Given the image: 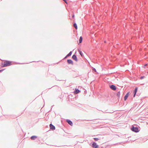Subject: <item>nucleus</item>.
Segmentation results:
<instances>
[{
    "instance_id": "11",
    "label": "nucleus",
    "mask_w": 148,
    "mask_h": 148,
    "mask_svg": "<svg viewBox=\"0 0 148 148\" xmlns=\"http://www.w3.org/2000/svg\"><path fill=\"white\" fill-rule=\"evenodd\" d=\"M129 93L130 92H127L125 95V97H124V100L125 101H126L127 100V98L128 97Z\"/></svg>"
},
{
    "instance_id": "7",
    "label": "nucleus",
    "mask_w": 148,
    "mask_h": 148,
    "mask_svg": "<svg viewBox=\"0 0 148 148\" xmlns=\"http://www.w3.org/2000/svg\"><path fill=\"white\" fill-rule=\"evenodd\" d=\"M67 62L69 64H71L73 65V61L71 59H68L67 60Z\"/></svg>"
},
{
    "instance_id": "19",
    "label": "nucleus",
    "mask_w": 148,
    "mask_h": 148,
    "mask_svg": "<svg viewBox=\"0 0 148 148\" xmlns=\"http://www.w3.org/2000/svg\"><path fill=\"white\" fill-rule=\"evenodd\" d=\"M92 70L94 72H96V70L95 69V68H93L92 69Z\"/></svg>"
},
{
    "instance_id": "16",
    "label": "nucleus",
    "mask_w": 148,
    "mask_h": 148,
    "mask_svg": "<svg viewBox=\"0 0 148 148\" xmlns=\"http://www.w3.org/2000/svg\"><path fill=\"white\" fill-rule=\"evenodd\" d=\"M137 90H138V88L137 87H136L134 89V93L135 94H136V93L137 92Z\"/></svg>"
},
{
    "instance_id": "20",
    "label": "nucleus",
    "mask_w": 148,
    "mask_h": 148,
    "mask_svg": "<svg viewBox=\"0 0 148 148\" xmlns=\"http://www.w3.org/2000/svg\"><path fill=\"white\" fill-rule=\"evenodd\" d=\"M145 77V76H141L140 77V79H143Z\"/></svg>"
},
{
    "instance_id": "13",
    "label": "nucleus",
    "mask_w": 148,
    "mask_h": 148,
    "mask_svg": "<svg viewBox=\"0 0 148 148\" xmlns=\"http://www.w3.org/2000/svg\"><path fill=\"white\" fill-rule=\"evenodd\" d=\"M73 27L76 29H77V24L76 23H74L73 25Z\"/></svg>"
},
{
    "instance_id": "12",
    "label": "nucleus",
    "mask_w": 148,
    "mask_h": 148,
    "mask_svg": "<svg viewBox=\"0 0 148 148\" xmlns=\"http://www.w3.org/2000/svg\"><path fill=\"white\" fill-rule=\"evenodd\" d=\"M37 138V136H33L30 137L31 140H35Z\"/></svg>"
},
{
    "instance_id": "10",
    "label": "nucleus",
    "mask_w": 148,
    "mask_h": 148,
    "mask_svg": "<svg viewBox=\"0 0 148 148\" xmlns=\"http://www.w3.org/2000/svg\"><path fill=\"white\" fill-rule=\"evenodd\" d=\"M80 92V91L78 89L76 88L74 91V94H76L79 93Z\"/></svg>"
},
{
    "instance_id": "14",
    "label": "nucleus",
    "mask_w": 148,
    "mask_h": 148,
    "mask_svg": "<svg viewBox=\"0 0 148 148\" xmlns=\"http://www.w3.org/2000/svg\"><path fill=\"white\" fill-rule=\"evenodd\" d=\"M83 40V38L82 36H80L79 38V42L80 43H81L82 42Z\"/></svg>"
},
{
    "instance_id": "18",
    "label": "nucleus",
    "mask_w": 148,
    "mask_h": 148,
    "mask_svg": "<svg viewBox=\"0 0 148 148\" xmlns=\"http://www.w3.org/2000/svg\"><path fill=\"white\" fill-rule=\"evenodd\" d=\"M94 140H95L96 141H97L98 140H99V139L98 138H93Z\"/></svg>"
},
{
    "instance_id": "3",
    "label": "nucleus",
    "mask_w": 148,
    "mask_h": 148,
    "mask_svg": "<svg viewBox=\"0 0 148 148\" xmlns=\"http://www.w3.org/2000/svg\"><path fill=\"white\" fill-rule=\"evenodd\" d=\"M91 146L92 147L94 148H98L99 147L98 145L95 142H93L92 143Z\"/></svg>"
},
{
    "instance_id": "23",
    "label": "nucleus",
    "mask_w": 148,
    "mask_h": 148,
    "mask_svg": "<svg viewBox=\"0 0 148 148\" xmlns=\"http://www.w3.org/2000/svg\"><path fill=\"white\" fill-rule=\"evenodd\" d=\"M72 18H74V14H73V16H72Z\"/></svg>"
},
{
    "instance_id": "5",
    "label": "nucleus",
    "mask_w": 148,
    "mask_h": 148,
    "mask_svg": "<svg viewBox=\"0 0 148 148\" xmlns=\"http://www.w3.org/2000/svg\"><path fill=\"white\" fill-rule=\"evenodd\" d=\"M72 58L73 60H75V61L77 62L78 61V60L77 59V57L76 56L75 54H74L72 56Z\"/></svg>"
},
{
    "instance_id": "21",
    "label": "nucleus",
    "mask_w": 148,
    "mask_h": 148,
    "mask_svg": "<svg viewBox=\"0 0 148 148\" xmlns=\"http://www.w3.org/2000/svg\"><path fill=\"white\" fill-rule=\"evenodd\" d=\"M4 69H2L1 70H0V72H1L3 71Z\"/></svg>"
},
{
    "instance_id": "22",
    "label": "nucleus",
    "mask_w": 148,
    "mask_h": 148,
    "mask_svg": "<svg viewBox=\"0 0 148 148\" xmlns=\"http://www.w3.org/2000/svg\"><path fill=\"white\" fill-rule=\"evenodd\" d=\"M134 96H133V97H134L136 95V94H135V93H134Z\"/></svg>"
},
{
    "instance_id": "9",
    "label": "nucleus",
    "mask_w": 148,
    "mask_h": 148,
    "mask_svg": "<svg viewBox=\"0 0 148 148\" xmlns=\"http://www.w3.org/2000/svg\"><path fill=\"white\" fill-rule=\"evenodd\" d=\"M50 127V129L54 130L56 128L54 125H53L52 124H50L49 125Z\"/></svg>"
},
{
    "instance_id": "25",
    "label": "nucleus",
    "mask_w": 148,
    "mask_h": 148,
    "mask_svg": "<svg viewBox=\"0 0 148 148\" xmlns=\"http://www.w3.org/2000/svg\"><path fill=\"white\" fill-rule=\"evenodd\" d=\"M147 73H148V71H147Z\"/></svg>"
},
{
    "instance_id": "15",
    "label": "nucleus",
    "mask_w": 148,
    "mask_h": 148,
    "mask_svg": "<svg viewBox=\"0 0 148 148\" xmlns=\"http://www.w3.org/2000/svg\"><path fill=\"white\" fill-rule=\"evenodd\" d=\"M78 51L79 52V54L81 56H82L83 55V54L82 53V51L80 50H78Z\"/></svg>"
},
{
    "instance_id": "17",
    "label": "nucleus",
    "mask_w": 148,
    "mask_h": 148,
    "mask_svg": "<svg viewBox=\"0 0 148 148\" xmlns=\"http://www.w3.org/2000/svg\"><path fill=\"white\" fill-rule=\"evenodd\" d=\"M120 95V91H119L117 92V96L118 97H119Z\"/></svg>"
},
{
    "instance_id": "4",
    "label": "nucleus",
    "mask_w": 148,
    "mask_h": 148,
    "mask_svg": "<svg viewBox=\"0 0 148 148\" xmlns=\"http://www.w3.org/2000/svg\"><path fill=\"white\" fill-rule=\"evenodd\" d=\"M110 88L113 90H115L116 89V86L114 85H110Z\"/></svg>"
},
{
    "instance_id": "2",
    "label": "nucleus",
    "mask_w": 148,
    "mask_h": 148,
    "mask_svg": "<svg viewBox=\"0 0 148 148\" xmlns=\"http://www.w3.org/2000/svg\"><path fill=\"white\" fill-rule=\"evenodd\" d=\"M131 129L133 132L136 133H137L139 131L138 128V127H135L133 125H132Z\"/></svg>"
},
{
    "instance_id": "24",
    "label": "nucleus",
    "mask_w": 148,
    "mask_h": 148,
    "mask_svg": "<svg viewBox=\"0 0 148 148\" xmlns=\"http://www.w3.org/2000/svg\"><path fill=\"white\" fill-rule=\"evenodd\" d=\"M147 65V64H146L145 65V66H146Z\"/></svg>"
},
{
    "instance_id": "1",
    "label": "nucleus",
    "mask_w": 148,
    "mask_h": 148,
    "mask_svg": "<svg viewBox=\"0 0 148 148\" xmlns=\"http://www.w3.org/2000/svg\"><path fill=\"white\" fill-rule=\"evenodd\" d=\"M11 64V62L6 60L3 63H2L1 66L2 67H6L10 66Z\"/></svg>"
},
{
    "instance_id": "8",
    "label": "nucleus",
    "mask_w": 148,
    "mask_h": 148,
    "mask_svg": "<svg viewBox=\"0 0 148 148\" xmlns=\"http://www.w3.org/2000/svg\"><path fill=\"white\" fill-rule=\"evenodd\" d=\"M72 53V51H71L67 55L63 58V60H64L66 58L68 57L71 56Z\"/></svg>"
},
{
    "instance_id": "6",
    "label": "nucleus",
    "mask_w": 148,
    "mask_h": 148,
    "mask_svg": "<svg viewBox=\"0 0 148 148\" xmlns=\"http://www.w3.org/2000/svg\"><path fill=\"white\" fill-rule=\"evenodd\" d=\"M66 121L70 125L72 126L73 125V122L70 120L67 119L66 120Z\"/></svg>"
}]
</instances>
